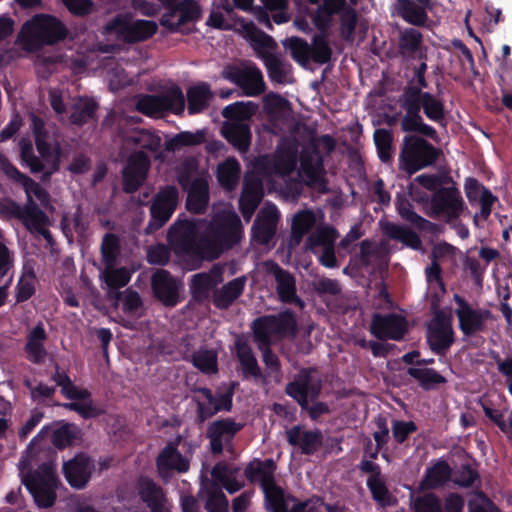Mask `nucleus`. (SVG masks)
Instances as JSON below:
<instances>
[{
	"mask_svg": "<svg viewBox=\"0 0 512 512\" xmlns=\"http://www.w3.org/2000/svg\"><path fill=\"white\" fill-rule=\"evenodd\" d=\"M253 341L262 353V359L270 373L281 374V364L271 346L273 337L295 336L298 324L295 313L287 308L278 314H268L255 318L250 325Z\"/></svg>",
	"mask_w": 512,
	"mask_h": 512,
	"instance_id": "1",
	"label": "nucleus"
},
{
	"mask_svg": "<svg viewBox=\"0 0 512 512\" xmlns=\"http://www.w3.org/2000/svg\"><path fill=\"white\" fill-rule=\"evenodd\" d=\"M415 181L432 192L429 207L431 217H444L447 221L460 218L465 202L460 190L448 174H421Z\"/></svg>",
	"mask_w": 512,
	"mask_h": 512,
	"instance_id": "2",
	"label": "nucleus"
},
{
	"mask_svg": "<svg viewBox=\"0 0 512 512\" xmlns=\"http://www.w3.org/2000/svg\"><path fill=\"white\" fill-rule=\"evenodd\" d=\"M21 34L28 49L38 51L45 46H53L64 41L69 30L56 16L40 13L23 24Z\"/></svg>",
	"mask_w": 512,
	"mask_h": 512,
	"instance_id": "3",
	"label": "nucleus"
},
{
	"mask_svg": "<svg viewBox=\"0 0 512 512\" xmlns=\"http://www.w3.org/2000/svg\"><path fill=\"white\" fill-rule=\"evenodd\" d=\"M285 393L299 404L302 411L308 413L312 421H318L331 412L326 402L316 401L321 393V385L313 382L311 369L300 370L293 381L287 383Z\"/></svg>",
	"mask_w": 512,
	"mask_h": 512,
	"instance_id": "4",
	"label": "nucleus"
},
{
	"mask_svg": "<svg viewBox=\"0 0 512 512\" xmlns=\"http://www.w3.org/2000/svg\"><path fill=\"white\" fill-rule=\"evenodd\" d=\"M441 150L419 135H406L399 154V168L409 175L432 166Z\"/></svg>",
	"mask_w": 512,
	"mask_h": 512,
	"instance_id": "5",
	"label": "nucleus"
},
{
	"mask_svg": "<svg viewBox=\"0 0 512 512\" xmlns=\"http://www.w3.org/2000/svg\"><path fill=\"white\" fill-rule=\"evenodd\" d=\"M277 465L272 458L261 460L254 458L244 469V475L250 483H259L264 494L265 508L280 502L285 491L275 481Z\"/></svg>",
	"mask_w": 512,
	"mask_h": 512,
	"instance_id": "6",
	"label": "nucleus"
},
{
	"mask_svg": "<svg viewBox=\"0 0 512 512\" xmlns=\"http://www.w3.org/2000/svg\"><path fill=\"white\" fill-rule=\"evenodd\" d=\"M104 31L115 34L117 40L125 44L133 45L152 38L158 31V25L152 20H132L128 15L118 14L104 26Z\"/></svg>",
	"mask_w": 512,
	"mask_h": 512,
	"instance_id": "7",
	"label": "nucleus"
},
{
	"mask_svg": "<svg viewBox=\"0 0 512 512\" xmlns=\"http://www.w3.org/2000/svg\"><path fill=\"white\" fill-rule=\"evenodd\" d=\"M237 386V382H231L224 392L216 394L208 387L193 388V392L201 394L207 401V403H205L196 397L193 398L197 406V422L203 423L219 412H230L233 408V396Z\"/></svg>",
	"mask_w": 512,
	"mask_h": 512,
	"instance_id": "8",
	"label": "nucleus"
},
{
	"mask_svg": "<svg viewBox=\"0 0 512 512\" xmlns=\"http://www.w3.org/2000/svg\"><path fill=\"white\" fill-rule=\"evenodd\" d=\"M179 201V192L174 185L162 187L153 197L150 206V220L145 229L147 234L162 228L172 217Z\"/></svg>",
	"mask_w": 512,
	"mask_h": 512,
	"instance_id": "9",
	"label": "nucleus"
},
{
	"mask_svg": "<svg viewBox=\"0 0 512 512\" xmlns=\"http://www.w3.org/2000/svg\"><path fill=\"white\" fill-rule=\"evenodd\" d=\"M426 341L434 354L445 356L455 342L451 316L441 310L437 311L427 325Z\"/></svg>",
	"mask_w": 512,
	"mask_h": 512,
	"instance_id": "10",
	"label": "nucleus"
},
{
	"mask_svg": "<svg viewBox=\"0 0 512 512\" xmlns=\"http://www.w3.org/2000/svg\"><path fill=\"white\" fill-rule=\"evenodd\" d=\"M453 300L457 307L455 314L458 319V326L465 337H472L477 333L484 332L486 322L492 319V312L485 308H473L472 305L461 295L454 294Z\"/></svg>",
	"mask_w": 512,
	"mask_h": 512,
	"instance_id": "11",
	"label": "nucleus"
},
{
	"mask_svg": "<svg viewBox=\"0 0 512 512\" xmlns=\"http://www.w3.org/2000/svg\"><path fill=\"white\" fill-rule=\"evenodd\" d=\"M201 16V7L195 0H179L170 12L162 14L159 23L170 33H185L183 26L197 22Z\"/></svg>",
	"mask_w": 512,
	"mask_h": 512,
	"instance_id": "12",
	"label": "nucleus"
},
{
	"mask_svg": "<svg viewBox=\"0 0 512 512\" xmlns=\"http://www.w3.org/2000/svg\"><path fill=\"white\" fill-rule=\"evenodd\" d=\"M209 231L225 251L237 245L243 236L241 219L234 212L215 218L209 227Z\"/></svg>",
	"mask_w": 512,
	"mask_h": 512,
	"instance_id": "13",
	"label": "nucleus"
},
{
	"mask_svg": "<svg viewBox=\"0 0 512 512\" xmlns=\"http://www.w3.org/2000/svg\"><path fill=\"white\" fill-rule=\"evenodd\" d=\"M244 424L236 422L233 418H221L212 421L206 429V438L209 440V450L213 455H221L224 447L230 445L235 436L243 429Z\"/></svg>",
	"mask_w": 512,
	"mask_h": 512,
	"instance_id": "14",
	"label": "nucleus"
},
{
	"mask_svg": "<svg viewBox=\"0 0 512 512\" xmlns=\"http://www.w3.org/2000/svg\"><path fill=\"white\" fill-rule=\"evenodd\" d=\"M370 333L378 340L401 341L408 333V322L400 314L374 313L370 324Z\"/></svg>",
	"mask_w": 512,
	"mask_h": 512,
	"instance_id": "15",
	"label": "nucleus"
},
{
	"mask_svg": "<svg viewBox=\"0 0 512 512\" xmlns=\"http://www.w3.org/2000/svg\"><path fill=\"white\" fill-rule=\"evenodd\" d=\"M223 77L237 85L245 96H258L266 88L262 72L255 65L246 68L229 66L224 70Z\"/></svg>",
	"mask_w": 512,
	"mask_h": 512,
	"instance_id": "16",
	"label": "nucleus"
},
{
	"mask_svg": "<svg viewBox=\"0 0 512 512\" xmlns=\"http://www.w3.org/2000/svg\"><path fill=\"white\" fill-rule=\"evenodd\" d=\"M399 104L401 109L405 111V114L400 120V126L403 132L410 133L409 135L417 133L419 136H425L431 139L437 138L436 129L424 122L418 103L411 100L404 90L399 98Z\"/></svg>",
	"mask_w": 512,
	"mask_h": 512,
	"instance_id": "17",
	"label": "nucleus"
},
{
	"mask_svg": "<svg viewBox=\"0 0 512 512\" xmlns=\"http://www.w3.org/2000/svg\"><path fill=\"white\" fill-rule=\"evenodd\" d=\"M150 166L151 161L147 153L142 150L132 152L122 172L124 192H136L144 183Z\"/></svg>",
	"mask_w": 512,
	"mask_h": 512,
	"instance_id": "18",
	"label": "nucleus"
},
{
	"mask_svg": "<svg viewBox=\"0 0 512 512\" xmlns=\"http://www.w3.org/2000/svg\"><path fill=\"white\" fill-rule=\"evenodd\" d=\"M167 240L176 254L191 255L197 243V227L191 220H177L168 230Z\"/></svg>",
	"mask_w": 512,
	"mask_h": 512,
	"instance_id": "19",
	"label": "nucleus"
},
{
	"mask_svg": "<svg viewBox=\"0 0 512 512\" xmlns=\"http://www.w3.org/2000/svg\"><path fill=\"white\" fill-rule=\"evenodd\" d=\"M94 468L91 457L84 453H78L72 459L64 462L62 470L68 484L72 488L80 490L89 483Z\"/></svg>",
	"mask_w": 512,
	"mask_h": 512,
	"instance_id": "20",
	"label": "nucleus"
},
{
	"mask_svg": "<svg viewBox=\"0 0 512 512\" xmlns=\"http://www.w3.org/2000/svg\"><path fill=\"white\" fill-rule=\"evenodd\" d=\"M179 440L168 442L156 458V468L161 478L171 476V472L185 473L189 470L190 463L178 450Z\"/></svg>",
	"mask_w": 512,
	"mask_h": 512,
	"instance_id": "21",
	"label": "nucleus"
},
{
	"mask_svg": "<svg viewBox=\"0 0 512 512\" xmlns=\"http://www.w3.org/2000/svg\"><path fill=\"white\" fill-rule=\"evenodd\" d=\"M154 297L166 307H174L179 302V285L171 273L165 269L156 270L151 277Z\"/></svg>",
	"mask_w": 512,
	"mask_h": 512,
	"instance_id": "22",
	"label": "nucleus"
},
{
	"mask_svg": "<svg viewBox=\"0 0 512 512\" xmlns=\"http://www.w3.org/2000/svg\"><path fill=\"white\" fill-rule=\"evenodd\" d=\"M55 481L56 479L52 474H38L24 481L25 487L39 508H50L55 504L57 498L53 487Z\"/></svg>",
	"mask_w": 512,
	"mask_h": 512,
	"instance_id": "23",
	"label": "nucleus"
},
{
	"mask_svg": "<svg viewBox=\"0 0 512 512\" xmlns=\"http://www.w3.org/2000/svg\"><path fill=\"white\" fill-rule=\"evenodd\" d=\"M403 90L411 100L418 103L419 110L423 109V113L429 120L435 123H442L445 120L446 112L443 100L429 92L420 91L418 87L406 86Z\"/></svg>",
	"mask_w": 512,
	"mask_h": 512,
	"instance_id": "24",
	"label": "nucleus"
},
{
	"mask_svg": "<svg viewBox=\"0 0 512 512\" xmlns=\"http://www.w3.org/2000/svg\"><path fill=\"white\" fill-rule=\"evenodd\" d=\"M289 445L300 449L304 455L315 454L323 445V433L320 429L304 430L301 425H295L286 430Z\"/></svg>",
	"mask_w": 512,
	"mask_h": 512,
	"instance_id": "25",
	"label": "nucleus"
},
{
	"mask_svg": "<svg viewBox=\"0 0 512 512\" xmlns=\"http://www.w3.org/2000/svg\"><path fill=\"white\" fill-rule=\"evenodd\" d=\"M269 271L275 278L278 299L282 303L296 304L300 308H303L304 301L297 295L296 279L294 275L275 262L271 263Z\"/></svg>",
	"mask_w": 512,
	"mask_h": 512,
	"instance_id": "26",
	"label": "nucleus"
},
{
	"mask_svg": "<svg viewBox=\"0 0 512 512\" xmlns=\"http://www.w3.org/2000/svg\"><path fill=\"white\" fill-rule=\"evenodd\" d=\"M224 269L220 264H214L208 272H200L192 276L190 290L196 300L208 299L210 293L224 281Z\"/></svg>",
	"mask_w": 512,
	"mask_h": 512,
	"instance_id": "27",
	"label": "nucleus"
},
{
	"mask_svg": "<svg viewBox=\"0 0 512 512\" xmlns=\"http://www.w3.org/2000/svg\"><path fill=\"white\" fill-rule=\"evenodd\" d=\"M278 221L279 211L275 206L262 209L251 229L252 240L257 244L267 245L276 234Z\"/></svg>",
	"mask_w": 512,
	"mask_h": 512,
	"instance_id": "28",
	"label": "nucleus"
},
{
	"mask_svg": "<svg viewBox=\"0 0 512 512\" xmlns=\"http://www.w3.org/2000/svg\"><path fill=\"white\" fill-rule=\"evenodd\" d=\"M138 495L151 512H168L163 488L147 476L139 477L136 485Z\"/></svg>",
	"mask_w": 512,
	"mask_h": 512,
	"instance_id": "29",
	"label": "nucleus"
},
{
	"mask_svg": "<svg viewBox=\"0 0 512 512\" xmlns=\"http://www.w3.org/2000/svg\"><path fill=\"white\" fill-rule=\"evenodd\" d=\"M78 434L79 429L74 424L57 422L44 425L31 443H33L37 437L43 438L50 435L52 444L58 449H64L74 443Z\"/></svg>",
	"mask_w": 512,
	"mask_h": 512,
	"instance_id": "30",
	"label": "nucleus"
},
{
	"mask_svg": "<svg viewBox=\"0 0 512 512\" xmlns=\"http://www.w3.org/2000/svg\"><path fill=\"white\" fill-rule=\"evenodd\" d=\"M297 148L289 142H282L278 145L273 158L267 162L270 170L279 176H287L296 167Z\"/></svg>",
	"mask_w": 512,
	"mask_h": 512,
	"instance_id": "31",
	"label": "nucleus"
},
{
	"mask_svg": "<svg viewBox=\"0 0 512 512\" xmlns=\"http://www.w3.org/2000/svg\"><path fill=\"white\" fill-rule=\"evenodd\" d=\"M391 11L415 27H424L429 20L428 10L414 0H396Z\"/></svg>",
	"mask_w": 512,
	"mask_h": 512,
	"instance_id": "32",
	"label": "nucleus"
},
{
	"mask_svg": "<svg viewBox=\"0 0 512 512\" xmlns=\"http://www.w3.org/2000/svg\"><path fill=\"white\" fill-rule=\"evenodd\" d=\"M247 282L246 276H240L217 288L212 295L213 305L226 310L243 294Z\"/></svg>",
	"mask_w": 512,
	"mask_h": 512,
	"instance_id": "33",
	"label": "nucleus"
},
{
	"mask_svg": "<svg viewBox=\"0 0 512 512\" xmlns=\"http://www.w3.org/2000/svg\"><path fill=\"white\" fill-rule=\"evenodd\" d=\"M235 351L243 378H253L255 380L262 378V370L251 346L246 341L237 339L235 341Z\"/></svg>",
	"mask_w": 512,
	"mask_h": 512,
	"instance_id": "34",
	"label": "nucleus"
},
{
	"mask_svg": "<svg viewBox=\"0 0 512 512\" xmlns=\"http://www.w3.org/2000/svg\"><path fill=\"white\" fill-rule=\"evenodd\" d=\"M122 143L126 149L141 148L156 152L160 148L161 138L151 130L137 128L123 134Z\"/></svg>",
	"mask_w": 512,
	"mask_h": 512,
	"instance_id": "35",
	"label": "nucleus"
},
{
	"mask_svg": "<svg viewBox=\"0 0 512 512\" xmlns=\"http://www.w3.org/2000/svg\"><path fill=\"white\" fill-rule=\"evenodd\" d=\"M223 137L240 153L250 149L252 133L250 125L246 122H232L222 128Z\"/></svg>",
	"mask_w": 512,
	"mask_h": 512,
	"instance_id": "36",
	"label": "nucleus"
},
{
	"mask_svg": "<svg viewBox=\"0 0 512 512\" xmlns=\"http://www.w3.org/2000/svg\"><path fill=\"white\" fill-rule=\"evenodd\" d=\"M214 94L206 82H200L187 89V110L190 115L200 114L208 109Z\"/></svg>",
	"mask_w": 512,
	"mask_h": 512,
	"instance_id": "37",
	"label": "nucleus"
},
{
	"mask_svg": "<svg viewBox=\"0 0 512 512\" xmlns=\"http://www.w3.org/2000/svg\"><path fill=\"white\" fill-rule=\"evenodd\" d=\"M209 202V185L206 179L195 178L188 190L186 208L195 214H203Z\"/></svg>",
	"mask_w": 512,
	"mask_h": 512,
	"instance_id": "38",
	"label": "nucleus"
},
{
	"mask_svg": "<svg viewBox=\"0 0 512 512\" xmlns=\"http://www.w3.org/2000/svg\"><path fill=\"white\" fill-rule=\"evenodd\" d=\"M46 338L47 334L41 323L36 325L28 334L24 350L27 354V359L33 364H42L44 362L47 351L43 342Z\"/></svg>",
	"mask_w": 512,
	"mask_h": 512,
	"instance_id": "39",
	"label": "nucleus"
},
{
	"mask_svg": "<svg viewBox=\"0 0 512 512\" xmlns=\"http://www.w3.org/2000/svg\"><path fill=\"white\" fill-rule=\"evenodd\" d=\"M382 230L389 239L399 241L406 247L413 250H420L422 248L420 236L406 226L386 222L382 225Z\"/></svg>",
	"mask_w": 512,
	"mask_h": 512,
	"instance_id": "40",
	"label": "nucleus"
},
{
	"mask_svg": "<svg viewBox=\"0 0 512 512\" xmlns=\"http://www.w3.org/2000/svg\"><path fill=\"white\" fill-rule=\"evenodd\" d=\"M423 42L422 33L416 28H405L398 37V52L403 58H415Z\"/></svg>",
	"mask_w": 512,
	"mask_h": 512,
	"instance_id": "41",
	"label": "nucleus"
},
{
	"mask_svg": "<svg viewBox=\"0 0 512 512\" xmlns=\"http://www.w3.org/2000/svg\"><path fill=\"white\" fill-rule=\"evenodd\" d=\"M263 63L271 82L277 84L291 83V65L285 63L276 54L263 55Z\"/></svg>",
	"mask_w": 512,
	"mask_h": 512,
	"instance_id": "42",
	"label": "nucleus"
},
{
	"mask_svg": "<svg viewBox=\"0 0 512 512\" xmlns=\"http://www.w3.org/2000/svg\"><path fill=\"white\" fill-rule=\"evenodd\" d=\"M316 224V215L312 210L304 209L298 211L292 219L291 240L298 245L303 237L310 232Z\"/></svg>",
	"mask_w": 512,
	"mask_h": 512,
	"instance_id": "43",
	"label": "nucleus"
},
{
	"mask_svg": "<svg viewBox=\"0 0 512 512\" xmlns=\"http://www.w3.org/2000/svg\"><path fill=\"white\" fill-rule=\"evenodd\" d=\"M205 141V130H197L195 132L181 131L165 142V149L169 152H175L184 147H194L202 145L203 143H205Z\"/></svg>",
	"mask_w": 512,
	"mask_h": 512,
	"instance_id": "44",
	"label": "nucleus"
},
{
	"mask_svg": "<svg viewBox=\"0 0 512 512\" xmlns=\"http://www.w3.org/2000/svg\"><path fill=\"white\" fill-rule=\"evenodd\" d=\"M241 173V167L238 160L229 157L217 167V180L226 190H232L236 187Z\"/></svg>",
	"mask_w": 512,
	"mask_h": 512,
	"instance_id": "45",
	"label": "nucleus"
},
{
	"mask_svg": "<svg viewBox=\"0 0 512 512\" xmlns=\"http://www.w3.org/2000/svg\"><path fill=\"white\" fill-rule=\"evenodd\" d=\"M223 252H225L224 248L209 231L207 236L198 238L190 257L201 260H215Z\"/></svg>",
	"mask_w": 512,
	"mask_h": 512,
	"instance_id": "46",
	"label": "nucleus"
},
{
	"mask_svg": "<svg viewBox=\"0 0 512 512\" xmlns=\"http://www.w3.org/2000/svg\"><path fill=\"white\" fill-rule=\"evenodd\" d=\"M400 217L418 230H427L432 223L414 211L413 204L402 194H398L395 202Z\"/></svg>",
	"mask_w": 512,
	"mask_h": 512,
	"instance_id": "47",
	"label": "nucleus"
},
{
	"mask_svg": "<svg viewBox=\"0 0 512 512\" xmlns=\"http://www.w3.org/2000/svg\"><path fill=\"white\" fill-rule=\"evenodd\" d=\"M372 499L381 507L392 506L396 503V498L389 491L386 484V477L382 474L378 477H368L366 480Z\"/></svg>",
	"mask_w": 512,
	"mask_h": 512,
	"instance_id": "48",
	"label": "nucleus"
},
{
	"mask_svg": "<svg viewBox=\"0 0 512 512\" xmlns=\"http://www.w3.org/2000/svg\"><path fill=\"white\" fill-rule=\"evenodd\" d=\"M268 512H321L320 507L312 504L311 501H300L291 494L281 497L280 502L273 504Z\"/></svg>",
	"mask_w": 512,
	"mask_h": 512,
	"instance_id": "49",
	"label": "nucleus"
},
{
	"mask_svg": "<svg viewBox=\"0 0 512 512\" xmlns=\"http://www.w3.org/2000/svg\"><path fill=\"white\" fill-rule=\"evenodd\" d=\"M407 374L419 382L422 389L429 391L440 384H444L446 379L433 368L409 367Z\"/></svg>",
	"mask_w": 512,
	"mask_h": 512,
	"instance_id": "50",
	"label": "nucleus"
},
{
	"mask_svg": "<svg viewBox=\"0 0 512 512\" xmlns=\"http://www.w3.org/2000/svg\"><path fill=\"white\" fill-rule=\"evenodd\" d=\"M101 257L105 267L111 268L116 265L120 255V238L114 233H106L101 242Z\"/></svg>",
	"mask_w": 512,
	"mask_h": 512,
	"instance_id": "51",
	"label": "nucleus"
},
{
	"mask_svg": "<svg viewBox=\"0 0 512 512\" xmlns=\"http://www.w3.org/2000/svg\"><path fill=\"white\" fill-rule=\"evenodd\" d=\"M339 233L333 226L326 225L318 227L313 233H311L306 239V248L313 250L318 246H333L338 238Z\"/></svg>",
	"mask_w": 512,
	"mask_h": 512,
	"instance_id": "52",
	"label": "nucleus"
},
{
	"mask_svg": "<svg viewBox=\"0 0 512 512\" xmlns=\"http://www.w3.org/2000/svg\"><path fill=\"white\" fill-rule=\"evenodd\" d=\"M451 467L446 461H438L427 471L423 486L434 489L444 485L451 477Z\"/></svg>",
	"mask_w": 512,
	"mask_h": 512,
	"instance_id": "53",
	"label": "nucleus"
},
{
	"mask_svg": "<svg viewBox=\"0 0 512 512\" xmlns=\"http://www.w3.org/2000/svg\"><path fill=\"white\" fill-rule=\"evenodd\" d=\"M23 224L27 227L30 232H34L49 224V218L47 214L33 201L29 196L28 203L26 204L25 217Z\"/></svg>",
	"mask_w": 512,
	"mask_h": 512,
	"instance_id": "54",
	"label": "nucleus"
},
{
	"mask_svg": "<svg viewBox=\"0 0 512 512\" xmlns=\"http://www.w3.org/2000/svg\"><path fill=\"white\" fill-rule=\"evenodd\" d=\"M256 109L257 105H255L251 101H237L230 105H227L223 109L222 115L226 119L235 120V122H244L245 120L250 119L255 114Z\"/></svg>",
	"mask_w": 512,
	"mask_h": 512,
	"instance_id": "55",
	"label": "nucleus"
},
{
	"mask_svg": "<svg viewBox=\"0 0 512 512\" xmlns=\"http://www.w3.org/2000/svg\"><path fill=\"white\" fill-rule=\"evenodd\" d=\"M283 45L289 50L291 57L301 66H306L310 61L311 49L306 40L300 37H291L283 41Z\"/></svg>",
	"mask_w": 512,
	"mask_h": 512,
	"instance_id": "56",
	"label": "nucleus"
},
{
	"mask_svg": "<svg viewBox=\"0 0 512 512\" xmlns=\"http://www.w3.org/2000/svg\"><path fill=\"white\" fill-rule=\"evenodd\" d=\"M373 140L377 149L378 157L383 163H389L393 158L392 132L385 128L376 129Z\"/></svg>",
	"mask_w": 512,
	"mask_h": 512,
	"instance_id": "57",
	"label": "nucleus"
},
{
	"mask_svg": "<svg viewBox=\"0 0 512 512\" xmlns=\"http://www.w3.org/2000/svg\"><path fill=\"white\" fill-rule=\"evenodd\" d=\"M98 107V103L92 98H87L82 103L75 104L70 115L71 123L79 126L88 123L94 119Z\"/></svg>",
	"mask_w": 512,
	"mask_h": 512,
	"instance_id": "58",
	"label": "nucleus"
},
{
	"mask_svg": "<svg viewBox=\"0 0 512 512\" xmlns=\"http://www.w3.org/2000/svg\"><path fill=\"white\" fill-rule=\"evenodd\" d=\"M206 491L205 509L207 512H228V500L217 483H210Z\"/></svg>",
	"mask_w": 512,
	"mask_h": 512,
	"instance_id": "59",
	"label": "nucleus"
},
{
	"mask_svg": "<svg viewBox=\"0 0 512 512\" xmlns=\"http://www.w3.org/2000/svg\"><path fill=\"white\" fill-rule=\"evenodd\" d=\"M310 49V59L315 63L326 64L331 60L332 49L329 45L326 34L314 35Z\"/></svg>",
	"mask_w": 512,
	"mask_h": 512,
	"instance_id": "60",
	"label": "nucleus"
},
{
	"mask_svg": "<svg viewBox=\"0 0 512 512\" xmlns=\"http://www.w3.org/2000/svg\"><path fill=\"white\" fill-rule=\"evenodd\" d=\"M193 365L205 374H215L218 371L217 354L213 350H199L192 354Z\"/></svg>",
	"mask_w": 512,
	"mask_h": 512,
	"instance_id": "61",
	"label": "nucleus"
},
{
	"mask_svg": "<svg viewBox=\"0 0 512 512\" xmlns=\"http://www.w3.org/2000/svg\"><path fill=\"white\" fill-rule=\"evenodd\" d=\"M20 160L22 166L29 168L31 173H43L45 168L43 159L35 155L30 141L22 140L20 142Z\"/></svg>",
	"mask_w": 512,
	"mask_h": 512,
	"instance_id": "62",
	"label": "nucleus"
},
{
	"mask_svg": "<svg viewBox=\"0 0 512 512\" xmlns=\"http://www.w3.org/2000/svg\"><path fill=\"white\" fill-rule=\"evenodd\" d=\"M160 97L164 112L171 111L174 114H181L184 111L185 97L180 87L174 86Z\"/></svg>",
	"mask_w": 512,
	"mask_h": 512,
	"instance_id": "63",
	"label": "nucleus"
},
{
	"mask_svg": "<svg viewBox=\"0 0 512 512\" xmlns=\"http://www.w3.org/2000/svg\"><path fill=\"white\" fill-rule=\"evenodd\" d=\"M411 507L414 512H443L441 499L433 492L413 498Z\"/></svg>",
	"mask_w": 512,
	"mask_h": 512,
	"instance_id": "64",
	"label": "nucleus"
}]
</instances>
